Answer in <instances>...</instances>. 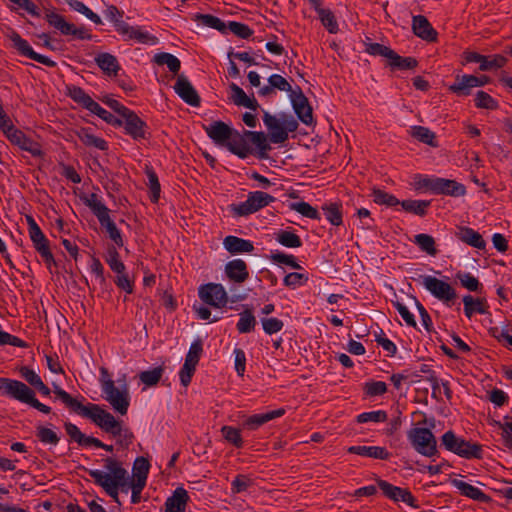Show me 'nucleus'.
Masks as SVG:
<instances>
[{
  "label": "nucleus",
  "mask_w": 512,
  "mask_h": 512,
  "mask_svg": "<svg viewBox=\"0 0 512 512\" xmlns=\"http://www.w3.org/2000/svg\"><path fill=\"white\" fill-rule=\"evenodd\" d=\"M104 461L105 468L110 473H105L100 470H88V474L115 502L119 503V488L125 492H127V488H131L132 491L142 492L147 479L132 477L130 481L127 470L121 466L118 460L108 457Z\"/></svg>",
  "instance_id": "f257e3e1"
},
{
  "label": "nucleus",
  "mask_w": 512,
  "mask_h": 512,
  "mask_svg": "<svg viewBox=\"0 0 512 512\" xmlns=\"http://www.w3.org/2000/svg\"><path fill=\"white\" fill-rule=\"evenodd\" d=\"M53 392L67 407L79 415L89 418L105 432L114 436L120 428L121 422L116 420L111 413L102 409L99 405L89 404L85 406L57 385L54 386Z\"/></svg>",
  "instance_id": "f03ea898"
},
{
  "label": "nucleus",
  "mask_w": 512,
  "mask_h": 512,
  "mask_svg": "<svg viewBox=\"0 0 512 512\" xmlns=\"http://www.w3.org/2000/svg\"><path fill=\"white\" fill-rule=\"evenodd\" d=\"M263 122L269 130V140L274 144L284 143L290 132L298 128L297 120L290 114L282 113L279 118L264 112Z\"/></svg>",
  "instance_id": "7ed1b4c3"
},
{
  "label": "nucleus",
  "mask_w": 512,
  "mask_h": 512,
  "mask_svg": "<svg viewBox=\"0 0 512 512\" xmlns=\"http://www.w3.org/2000/svg\"><path fill=\"white\" fill-rule=\"evenodd\" d=\"M442 445L446 450L466 459H481L482 446L459 438L451 430L445 432L441 437Z\"/></svg>",
  "instance_id": "20e7f679"
},
{
  "label": "nucleus",
  "mask_w": 512,
  "mask_h": 512,
  "mask_svg": "<svg viewBox=\"0 0 512 512\" xmlns=\"http://www.w3.org/2000/svg\"><path fill=\"white\" fill-rule=\"evenodd\" d=\"M274 200L275 198L266 192H250L246 201L240 204H231L230 211L237 217L248 216L268 206Z\"/></svg>",
  "instance_id": "39448f33"
},
{
  "label": "nucleus",
  "mask_w": 512,
  "mask_h": 512,
  "mask_svg": "<svg viewBox=\"0 0 512 512\" xmlns=\"http://www.w3.org/2000/svg\"><path fill=\"white\" fill-rule=\"evenodd\" d=\"M407 436L418 453L427 457L438 453L437 441L430 429L415 427L408 431Z\"/></svg>",
  "instance_id": "423d86ee"
},
{
  "label": "nucleus",
  "mask_w": 512,
  "mask_h": 512,
  "mask_svg": "<svg viewBox=\"0 0 512 512\" xmlns=\"http://www.w3.org/2000/svg\"><path fill=\"white\" fill-rule=\"evenodd\" d=\"M424 287L437 299L450 305L457 298L455 289L447 282L433 276H421Z\"/></svg>",
  "instance_id": "0eeeda50"
},
{
  "label": "nucleus",
  "mask_w": 512,
  "mask_h": 512,
  "mask_svg": "<svg viewBox=\"0 0 512 512\" xmlns=\"http://www.w3.org/2000/svg\"><path fill=\"white\" fill-rule=\"evenodd\" d=\"M7 36L11 40L13 48L21 56L30 58L48 67H56L57 64L55 61L51 60L47 56L35 52L30 44L23 39L18 32L12 30Z\"/></svg>",
  "instance_id": "6e6552de"
},
{
  "label": "nucleus",
  "mask_w": 512,
  "mask_h": 512,
  "mask_svg": "<svg viewBox=\"0 0 512 512\" xmlns=\"http://www.w3.org/2000/svg\"><path fill=\"white\" fill-rule=\"evenodd\" d=\"M199 298L214 308H223L228 302V294L218 283H207L199 288Z\"/></svg>",
  "instance_id": "1a4fd4ad"
},
{
  "label": "nucleus",
  "mask_w": 512,
  "mask_h": 512,
  "mask_svg": "<svg viewBox=\"0 0 512 512\" xmlns=\"http://www.w3.org/2000/svg\"><path fill=\"white\" fill-rule=\"evenodd\" d=\"M102 390L106 394V400L118 413L121 415L127 414L129 407L127 390L120 391L111 379L102 381Z\"/></svg>",
  "instance_id": "9d476101"
},
{
  "label": "nucleus",
  "mask_w": 512,
  "mask_h": 512,
  "mask_svg": "<svg viewBox=\"0 0 512 512\" xmlns=\"http://www.w3.org/2000/svg\"><path fill=\"white\" fill-rule=\"evenodd\" d=\"M0 390L25 404H29L35 395L34 391L25 383L9 378H0Z\"/></svg>",
  "instance_id": "9b49d317"
},
{
  "label": "nucleus",
  "mask_w": 512,
  "mask_h": 512,
  "mask_svg": "<svg viewBox=\"0 0 512 512\" xmlns=\"http://www.w3.org/2000/svg\"><path fill=\"white\" fill-rule=\"evenodd\" d=\"M376 483L378 487L382 490L383 494L389 499L395 502L403 501L412 508H419V505L417 504L415 497L411 494V492L408 489L394 486L380 478L376 479Z\"/></svg>",
  "instance_id": "f8f14e48"
},
{
  "label": "nucleus",
  "mask_w": 512,
  "mask_h": 512,
  "mask_svg": "<svg viewBox=\"0 0 512 512\" xmlns=\"http://www.w3.org/2000/svg\"><path fill=\"white\" fill-rule=\"evenodd\" d=\"M490 78L486 75L474 76V75H457L454 84L449 86V90L458 96H467L471 93V89L474 87H481L487 84Z\"/></svg>",
  "instance_id": "ddd939ff"
},
{
  "label": "nucleus",
  "mask_w": 512,
  "mask_h": 512,
  "mask_svg": "<svg viewBox=\"0 0 512 512\" xmlns=\"http://www.w3.org/2000/svg\"><path fill=\"white\" fill-rule=\"evenodd\" d=\"M176 94L187 104L198 107L200 106L201 99L193 85L183 74L177 76L176 83L174 85Z\"/></svg>",
  "instance_id": "4468645a"
},
{
  "label": "nucleus",
  "mask_w": 512,
  "mask_h": 512,
  "mask_svg": "<svg viewBox=\"0 0 512 512\" xmlns=\"http://www.w3.org/2000/svg\"><path fill=\"white\" fill-rule=\"evenodd\" d=\"M293 109L298 118L306 125L313 122L312 108L300 87L290 94Z\"/></svg>",
  "instance_id": "2eb2a0df"
},
{
  "label": "nucleus",
  "mask_w": 512,
  "mask_h": 512,
  "mask_svg": "<svg viewBox=\"0 0 512 512\" xmlns=\"http://www.w3.org/2000/svg\"><path fill=\"white\" fill-rule=\"evenodd\" d=\"M8 140L13 145H17L20 149L29 152L34 157H40L43 154L40 144L32 140L18 128L12 131V134L9 135Z\"/></svg>",
  "instance_id": "dca6fc26"
},
{
  "label": "nucleus",
  "mask_w": 512,
  "mask_h": 512,
  "mask_svg": "<svg viewBox=\"0 0 512 512\" xmlns=\"http://www.w3.org/2000/svg\"><path fill=\"white\" fill-rule=\"evenodd\" d=\"M205 132L216 144L225 146L227 141L232 138L233 130L223 121H214L208 126H203Z\"/></svg>",
  "instance_id": "f3484780"
},
{
  "label": "nucleus",
  "mask_w": 512,
  "mask_h": 512,
  "mask_svg": "<svg viewBox=\"0 0 512 512\" xmlns=\"http://www.w3.org/2000/svg\"><path fill=\"white\" fill-rule=\"evenodd\" d=\"M123 118V125L128 135L134 140L146 138V123L135 112L130 110Z\"/></svg>",
  "instance_id": "a211bd4d"
},
{
  "label": "nucleus",
  "mask_w": 512,
  "mask_h": 512,
  "mask_svg": "<svg viewBox=\"0 0 512 512\" xmlns=\"http://www.w3.org/2000/svg\"><path fill=\"white\" fill-rule=\"evenodd\" d=\"M434 194L460 197L466 194V187L455 180L436 177Z\"/></svg>",
  "instance_id": "6ab92c4d"
},
{
  "label": "nucleus",
  "mask_w": 512,
  "mask_h": 512,
  "mask_svg": "<svg viewBox=\"0 0 512 512\" xmlns=\"http://www.w3.org/2000/svg\"><path fill=\"white\" fill-rule=\"evenodd\" d=\"M412 30L419 38L433 42L437 40V31L423 15L414 16L412 19Z\"/></svg>",
  "instance_id": "aec40b11"
},
{
  "label": "nucleus",
  "mask_w": 512,
  "mask_h": 512,
  "mask_svg": "<svg viewBox=\"0 0 512 512\" xmlns=\"http://www.w3.org/2000/svg\"><path fill=\"white\" fill-rule=\"evenodd\" d=\"M225 274L228 279L235 283H243L249 278L247 264L242 259H234L225 265Z\"/></svg>",
  "instance_id": "412c9836"
},
{
  "label": "nucleus",
  "mask_w": 512,
  "mask_h": 512,
  "mask_svg": "<svg viewBox=\"0 0 512 512\" xmlns=\"http://www.w3.org/2000/svg\"><path fill=\"white\" fill-rule=\"evenodd\" d=\"M118 33L126 36L127 39H134L142 44L154 45L158 42V38L156 36L150 35L148 32H144L137 27L130 26L128 23L119 24Z\"/></svg>",
  "instance_id": "4be33fe9"
},
{
  "label": "nucleus",
  "mask_w": 512,
  "mask_h": 512,
  "mask_svg": "<svg viewBox=\"0 0 512 512\" xmlns=\"http://www.w3.org/2000/svg\"><path fill=\"white\" fill-rule=\"evenodd\" d=\"M247 136L245 132L243 134L239 133L236 130H233V136L230 138L225 147L233 154L237 155L239 158H246L249 154L252 153L249 145L247 144Z\"/></svg>",
  "instance_id": "5701e85b"
},
{
  "label": "nucleus",
  "mask_w": 512,
  "mask_h": 512,
  "mask_svg": "<svg viewBox=\"0 0 512 512\" xmlns=\"http://www.w3.org/2000/svg\"><path fill=\"white\" fill-rule=\"evenodd\" d=\"M451 484L457 488L460 493L472 500L481 502V503H489L491 502V497L483 493L479 488L474 487L473 485L464 482L459 479H452Z\"/></svg>",
  "instance_id": "b1692460"
},
{
  "label": "nucleus",
  "mask_w": 512,
  "mask_h": 512,
  "mask_svg": "<svg viewBox=\"0 0 512 512\" xmlns=\"http://www.w3.org/2000/svg\"><path fill=\"white\" fill-rule=\"evenodd\" d=\"M26 221L28 224V231L30 239L33 243V246L37 252L42 251V249H46L49 246V241L34 220V218L30 215H26Z\"/></svg>",
  "instance_id": "393cba45"
},
{
  "label": "nucleus",
  "mask_w": 512,
  "mask_h": 512,
  "mask_svg": "<svg viewBox=\"0 0 512 512\" xmlns=\"http://www.w3.org/2000/svg\"><path fill=\"white\" fill-rule=\"evenodd\" d=\"M189 499L187 491L178 487L165 503V512H185V507Z\"/></svg>",
  "instance_id": "a878e982"
},
{
  "label": "nucleus",
  "mask_w": 512,
  "mask_h": 512,
  "mask_svg": "<svg viewBox=\"0 0 512 512\" xmlns=\"http://www.w3.org/2000/svg\"><path fill=\"white\" fill-rule=\"evenodd\" d=\"M223 244L226 250L231 254L252 252L254 250V246L251 241L237 236L230 235L225 237Z\"/></svg>",
  "instance_id": "bb28decb"
},
{
  "label": "nucleus",
  "mask_w": 512,
  "mask_h": 512,
  "mask_svg": "<svg viewBox=\"0 0 512 512\" xmlns=\"http://www.w3.org/2000/svg\"><path fill=\"white\" fill-rule=\"evenodd\" d=\"M232 95L230 99L237 106H243L251 110H257L259 107L258 102L255 98H249L244 90L235 83L230 84Z\"/></svg>",
  "instance_id": "cd10ccee"
},
{
  "label": "nucleus",
  "mask_w": 512,
  "mask_h": 512,
  "mask_svg": "<svg viewBox=\"0 0 512 512\" xmlns=\"http://www.w3.org/2000/svg\"><path fill=\"white\" fill-rule=\"evenodd\" d=\"M348 452L381 460L390 458V453L387 449L379 446H351L348 448Z\"/></svg>",
  "instance_id": "c85d7f7f"
},
{
  "label": "nucleus",
  "mask_w": 512,
  "mask_h": 512,
  "mask_svg": "<svg viewBox=\"0 0 512 512\" xmlns=\"http://www.w3.org/2000/svg\"><path fill=\"white\" fill-rule=\"evenodd\" d=\"M245 135L258 149V157L260 159H266L268 157L267 152L271 150V146L268 143L267 135L262 131H249L245 130Z\"/></svg>",
  "instance_id": "c756f323"
},
{
  "label": "nucleus",
  "mask_w": 512,
  "mask_h": 512,
  "mask_svg": "<svg viewBox=\"0 0 512 512\" xmlns=\"http://www.w3.org/2000/svg\"><path fill=\"white\" fill-rule=\"evenodd\" d=\"M96 64L107 75H117L120 66L116 57L110 53H100L95 58Z\"/></svg>",
  "instance_id": "7c9ffc66"
},
{
  "label": "nucleus",
  "mask_w": 512,
  "mask_h": 512,
  "mask_svg": "<svg viewBox=\"0 0 512 512\" xmlns=\"http://www.w3.org/2000/svg\"><path fill=\"white\" fill-rule=\"evenodd\" d=\"M44 19L51 27L58 30L62 35H68L71 29V23L67 22L64 16L56 13L52 9H45Z\"/></svg>",
  "instance_id": "2f4dec72"
},
{
  "label": "nucleus",
  "mask_w": 512,
  "mask_h": 512,
  "mask_svg": "<svg viewBox=\"0 0 512 512\" xmlns=\"http://www.w3.org/2000/svg\"><path fill=\"white\" fill-rule=\"evenodd\" d=\"M67 95L77 104L91 111L96 102L81 88L75 85L67 87Z\"/></svg>",
  "instance_id": "473e14b6"
},
{
  "label": "nucleus",
  "mask_w": 512,
  "mask_h": 512,
  "mask_svg": "<svg viewBox=\"0 0 512 512\" xmlns=\"http://www.w3.org/2000/svg\"><path fill=\"white\" fill-rule=\"evenodd\" d=\"M285 410L280 408L277 410H273L264 414H255L250 416L246 422L245 426L251 430L258 428L259 426L263 425L264 423L275 419L277 417H280L284 415Z\"/></svg>",
  "instance_id": "72a5a7b5"
},
{
  "label": "nucleus",
  "mask_w": 512,
  "mask_h": 512,
  "mask_svg": "<svg viewBox=\"0 0 512 512\" xmlns=\"http://www.w3.org/2000/svg\"><path fill=\"white\" fill-rule=\"evenodd\" d=\"M402 208L411 214L417 215L419 217H424L427 212L428 208L431 205V200H403L400 201V204Z\"/></svg>",
  "instance_id": "f704fd0d"
},
{
  "label": "nucleus",
  "mask_w": 512,
  "mask_h": 512,
  "mask_svg": "<svg viewBox=\"0 0 512 512\" xmlns=\"http://www.w3.org/2000/svg\"><path fill=\"white\" fill-rule=\"evenodd\" d=\"M102 228L106 230L109 238L118 246L122 247L124 245L122 235L117 228L114 221L110 218L109 213L105 214L101 218L98 219Z\"/></svg>",
  "instance_id": "c9c22d12"
},
{
  "label": "nucleus",
  "mask_w": 512,
  "mask_h": 512,
  "mask_svg": "<svg viewBox=\"0 0 512 512\" xmlns=\"http://www.w3.org/2000/svg\"><path fill=\"white\" fill-rule=\"evenodd\" d=\"M81 200L87 207L90 208V210L97 217V219L109 213V209L100 201L96 193H91L90 195L82 196Z\"/></svg>",
  "instance_id": "e433bc0d"
},
{
  "label": "nucleus",
  "mask_w": 512,
  "mask_h": 512,
  "mask_svg": "<svg viewBox=\"0 0 512 512\" xmlns=\"http://www.w3.org/2000/svg\"><path fill=\"white\" fill-rule=\"evenodd\" d=\"M459 235L460 239L463 242L467 243L468 245L478 249L485 248L486 242L484 241L482 236L478 232L474 231L472 228H461Z\"/></svg>",
  "instance_id": "4c0bfd02"
},
{
  "label": "nucleus",
  "mask_w": 512,
  "mask_h": 512,
  "mask_svg": "<svg viewBox=\"0 0 512 512\" xmlns=\"http://www.w3.org/2000/svg\"><path fill=\"white\" fill-rule=\"evenodd\" d=\"M153 61L158 65H167L169 71L174 74H177L181 68L180 60L170 53H157L154 55Z\"/></svg>",
  "instance_id": "58836bf2"
},
{
  "label": "nucleus",
  "mask_w": 512,
  "mask_h": 512,
  "mask_svg": "<svg viewBox=\"0 0 512 512\" xmlns=\"http://www.w3.org/2000/svg\"><path fill=\"white\" fill-rule=\"evenodd\" d=\"M195 20L200 22L202 25L218 30L219 32L227 33V24L222 21L219 17L211 14H196Z\"/></svg>",
  "instance_id": "ea45409f"
},
{
  "label": "nucleus",
  "mask_w": 512,
  "mask_h": 512,
  "mask_svg": "<svg viewBox=\"0 0 512 512\" xmlns=\"http://www.w3.org/2000/svg\"><path fill=\"white\" fill-rule=\"evenodd\" d=\"M239 316L240 319L236 325L239 333H250L255 329L257 322L251 309H245Z\"/></svg>",
  "instance_id": "a19ab883"
},
{
  "label": "nucleus",
  "mask_w": 512,
  "mask_h": 512,
  "mask_svg": "<svg viewBox=\"0 0 512 512\" xmlns=\"http://www.w3.org/2000/svg\"><path fill=\"white\" fill-rule=\"evenodd\" d=\"M388 65L392 69L412 70L418 66V61L414 57H402L394 51V55L388 62Z\"/></svg>",
  "instance_id": "79ce46f5"
},
{
  "label": "nucleus",
  "mask_w": 512,
  "mask_h": 512,
  "mask_svg": "<svg viewBox=\"0 0 512 512\" xmlns=\"http://www.w3.org/2000/svg\"><path fill=\"white\" fill-rule=\"evenodd\" d=\"M463 303H464V312L468 318H471L475 312L480 313V314L486 313V310L484 308V303H485L484 299H480V298L474 299L471 295H466L463 298Z\"/></svg>",
  "instance_id": "37998d69"
},
{
  "label": "nucleus",
  "mask_w": 512,
  "mask_h": 512,
  "mask_svg": "<svg viewBox=\"0 0 512 512\" xmlns=\"http://www.w3.org/2000/svg\"><path fill=\"white\" fill-rule=\"evenodd\" d=\"M78 136L81 142L86 146L95 147L102 151L108 148L107 142L104 139L95 136L94 134L90 133L87 129H82L78 133Z\"/></svg>",
  "instance_id": "c03bdc74"
},
{
  "label": "nucleus",
  "mask_w": 512,
  "mask_h": 512,
  "mask_svg": "<svg viewBox=\"0 0 512 512\" xmlns=\"http://www.w3.org/2000/svg\"><path fill=\"white\" fill-rule=\"evenodd\" d=\"M145 173L148 178V185L151 190L150 200L152 203H157L160 198V183L156 172L149 166H146Z\"/></svg>",
  "instance_id": "a18cd8bd"
},
{
  "label": "nucleus",
  "mask_w": 512,
  "mask_h": 512,
  "mask_svg": "<svg viewBox=\"0 0 512 512\" xmlns=\"http://www.w3.org/2000/svg\"><path fill=\"white\" fill-rule=\"evenodd\" d=\"M322 210L326 216V219L334 226H340L342 224V212L341 205L337 203L325 204L322 206Z\"/></svg>",
  "instance_id": "49530a36"
},
{
  "label": "nucleus",
  "mask_w": 512,
  "mask_h": 512,
  "mask_svg": "<svg viewBox=\"0 0 512 512\" xmlns=\"http://www.w3.org/2000/svg\"><path fill=\"white\" fill-rule=\"evenodd\" d=\"M411 135L422 143L436 147L435 134L424 126H413Z\"/></svg>",
  "instance_id": "de8ad7c7"
},
{
  "label": "nucleus",
  "mask_w": 512,
  "mask_h": 512,
  "mask_svg": "<svg viewBox=\"0 0 512 512\" xmlns=\"http://www.w3.org/2000/svg\"><path fill=\"white\" fill-rule=\"evenodd\" d=\"M414 243L417 244L419 248L426 252L428 255L435 256L437 254L435 240L431 235L424 233L418 234L414 238Z\"/></svg>",
  "instance_id": "09e8293b"
},
{
  "label": "nucleus",
  "mask_w": 512,
  "mask_h": 512,
  "mask_svg": "<svg viewBox=\"0 0 512 512\" xmlns=\"http://www.w3.org/2000/svg\"><path fill=\"white\" fill-rule=\"evenodd\" d=\"M64 428L70 438L77 442L79 445L90 446V439H93V437L83 434L75 424L66 422L64 424Z\"/></svg>",
  "instance_id": "8fccbe9b"
},
{
  "label": "nucleus",
  "mask_w": 512,
  "mask_h": 512,
  "mask_svg": "<svg viewBox=\"0 0 512 512\" xmlns=\"http://www.w3.org/2000/svg\"><path fill=\"white\" fill-rule=\"evenodd\" d=\"M372 197L374 202L379 205H386L388 207H392L400 204V200H398L394 195L389 194L378 188H374L372 190Z\"/></svg>",
  "instance_id": "3c124183"
},
{
  "label": "nucleus",
  "mask_w": 512,
  "mask_h": 512,
  "mask_svg": "<svg viewBox=\"0 0 512 512\" xmlns=\"http://www.w3.org/2000/svg\"><path fill=\"white\" fill-rule=\"evenodd\" d=\"M291 210L297 211L301 215L313 219V220H320V214L318 210L314 207H312L307 202H297V203H291L289 205Z\"/></svg>",
  "instance_id": "603ef678"
},
{
  "label": "nucleus",
  "mask_w": 512,
  "mask_h": 512,
  "mask_svg": "<svg viewBox=\"0 0 512 512\" xmlns=\"http://www.w3.org/2000/svg\"><path fill=\"white\" fill-rule=\"evenodd\" d=\"M164 369L159 366L152 370H146L139 374L142 383L147 386H155L161 379Z\"/></svg>",
  "instance_id": "864d4df0"
},
{
  "label": "nucleus",
  "mask_w": 512,
  "mask_h": 512,
  "mask_svg": "<svg viewBox=\"0 0 512 512\" xmlns=\"http://www.w3.org/2000/svg\"><path fill=\"white\" fill-rule=\"evenodd\" d=\"M506 63H507V58L500 54L493 55L491 59L487 56H484V60L482 61L481 65L479 66V69L481 71L498 69V68H502L503 66H505Z\"/></svg>",
  "instance_id": "5fc2aeb1"
},
{
  "label": "nucleus",
  "mask_w": 512,
  "mask_h": 512,
  "mask_svg": "<svg viewBox=\"0 0 512 512\" xmlns=\"http://www.w3.org/2000/svg\"><path fill=\"white\" fill-rule=\"evenodd\" d=\"M277 240L281 245L289 248H298L302 245L300 237L297 234L289 231L280 232L278 234Z\"/></svg>",
  "instance_id": "6e6d98bb"
},
{
  "label": "nucleus",
  "mask_w": 512,
  "mask_h": 512,
  "mask_svg": "<svg viewBox=\"0 0 512 512\" xmlns=\"http://www.w3.org/2000/svg\"><path fill=\"white\" fill-rule=\"evenodd\" d=\"M367 53L370 55L375 56H382L388 59V62L391 60L392 56L394 55V50L391 48L380 44V43H369L366 44V50Z\"/></svg>",
  "instance_id": "4d7b16f0"
},
{
  "label": "nucleus",
  "mask_w": 512,
  "mask_h": 512,
  "mask_svg": "<svg viewBox=\"0 0 512 512\" xmlns=\"http://www.w3.org/2000/svg\"><path fill=\"white\" fill-rule=\"evenodd\" d=\"M92 113L96 114L98 117H100L102 120L107 122L108 124L114 125V126H122L123 120L115 117L112 113L102 108L97 102L91 109Z\"/></svg>",
  "instance_id": "13d9d810"
},
{
  "label": "nucleus",
  "mask_w": 512,
  "mask_h": 512,
  "mask_svg": "<svg viewBox=\"0 0 512 512\" xmlns=\"http://www.w3.org/2000/svg\"><path fill=\"white\" fill-rule=\"evenodd\" d=\"M475 105L477 108L495 110L498 103L485 91H478L475 97Z\"/></svg>",
  "instance_id": "bf43d9fd"
},
{
  "label": "nucleus",
  "mask_w": 512,
  "mask_h": 512,
  "mask_svg": "<svg viewBox=\"0 0 512 512\" xmlns=\"http://www.w3.org/2000/svg\"><path fill=\"white\" fill-rule=\"evenodd\" d=\"M228 30L241 39H248L253 34V30L248 25L236 21H230L227 24Z\"/></svg>",
  "instance_id": "052dcab7"
},
{
  "label": "nucleus",
  "mask_w": 512,
  "mask_h": 512,
  "mask_svg": "<svg viewBox=\"0 0 512 512\" xmlns=\"http://www.w3.org/2000/svg\"><path fill=\"white\" fill-rule=\"evenodd\" d=\"M106 262L111 270L116 273H122L126 270L124 263L119 259V253L115 247H110L108 249V257L106 258Z\"/></svg>",
  "instance_id": "680f3d73"
},
{
  "label": "nucleus",
  "mask_w": 512,
  "mask_h": 512,
  "mask_svg": "<svg viewBox=\"0 0 512 512\" xmlns=\"http://www.w3.org/2000/svg\"><path fill=\"white\" fill-rule=\"evenodd\" d=\"M318 15L322 24L330 33H336L338 31L337 21L330 9L320 10Z\"/></svg>",
  "instance_id": "e2e57ef3"
},
{
  "label": "nucleus",
  "mask_w": 512,
  "mask_h": 512,
  "mask_svg": "<svg viewBox=\"0 0 512 512\" xmlns=\"http://www.w3.org/2000/svg\"><path fill=\"white\" fill-rule=\"evenodd\" d=\"M494 425L501 430V438L504 446L512 450V422H500L495 420Z\"/></svg>",
  "instance_id": "0e129e2a"
},
{
  "label": "nucleus",
  "mask_w": 512,
  "mask_h": 512,
  "mask_svg": "<svg viewBox=\"0 0 512 512\" xmlns=\"http://www.w3.org/2000/svg\"><path fill=\"white\" fill-rule=\"evenodd\" d=\"M150 463L144 457H137L133 464V478H145L147 479L149 473Z\"/></svg>",
  "instance_id": "69168bd1"
},
{
  "label": "nucleus",
  "mask_w": 512,
  "mask_h": 512,
  "mask_svg": "<svg viewBox=\"0 0 512 512\" xmlns=\"http://www.w3.org/2000/svg\"><path fill=\"white\" fill-rule=\"evenodd\" d=\"M36 436L42 443L57 445L59 442L57 434L47 427L39 426L37 428Z\"/></svg>",
  "instance_id": "338daca9"
},
{
  "label": "nucleus",
  "mask_w": 512,
  "mask_h": 512,
  "mask_svg": "<svg viewBox=\"0 0 512 512\" xmlns=\"http://www.w3.org/2000/svg\"><path fill=\"white\" fill-rule=\"evenodd\" d=\"M223 437L236 446L237 448H240L243 444L242 437L240 435V431L236 428H233L231 426H223L221 429Z\"/></svg>",
  "instance_id": "774afa93"
}]
</instances>
